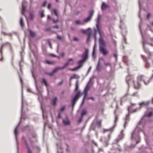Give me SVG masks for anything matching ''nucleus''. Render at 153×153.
Returning <instances> with one entry per match:
<instances>
[{
	"mask_svg": "<svg viewBox=\"0 0 153 153\" xmlns=\"http://www.w3.org/2000/svg\"><path fill=\"white\" fill-rule=\"evenodd\" d=\"M99 41L100 52L104 55H106L108 54V51L106 49V42L105 40L103 35L100 36Z\"/></svg>",
	"mask_w": 153,
	"mask_h": 153,
	"instance_id": "obj_1",
	"label": "nucleus"
},
{
	"mask_svg": "<svg viewBox=\"0 0 153 153\" xmlns=\"http://www.w3.org/2000/svg\"><path fill=\"white\" fill-rule=\"evenodd\" d=\"M88 53V50H86L85 52L81 56L82 59L78 62V65L74 68H70L69 70L71 71H74L80 68L82 66V63L87 59Z\"/></svg>",
	"mask_w": 153,
	"mask_h": 153,
	"instance_id": "obj_2",
	"label": "nucleus"
},
{
	"mask_svg": "<svg viewBox=\"0 0 153 153\" xmlns=\"http://www.w3.org/2000/svg\"><path fill=\"white\" fill-rule=\"evenodd\" d=\"M92 84V78H91L89 80V82H88L87 84L84 91L83 94L84 95V97L82 101V103H84L85 102L87 96L88 94V93L87 92V91H89L91 87Z\"/></svg>",
	"mask_w": 153,
	"mask_h": 153,
	"instance_id": "obj_3",
	"label": "nucleus"
},
{
	"mask_svg": "<svg viewBox=\"0 0 153 153\" xmlns=\"http://www.w3.org/2000/svg\"><path fill=\"white\" fill-rule=\"evenodd\" d=\"M101 19V15L99 14L97 19V25L96 26L97 28H95V30L96 33L98 32L100 34V36L102 35V32L100 30V21Z\"/></svg>",
	"mask_w": 153,
	"mask_h": 153,
	"instance_id": "obj_4",
	"label": "nucleus"
},
{
	"mask_svg": "<svg viewBox=\"0 0 153 153\" xmlns=\"http://www.w3.org/2000/svg\"><path fill=\"white\" fill-rule=\"evenodd\" d=\"M69 65V64L68 62L64 64V65L61 67H59L57 68H55L52 71V72L50 73V75H52L53 73L57 71L58 70L60 69H63Z\"/></svg>",
	"mask_w": 153,
	"mask_h": 153,
	"instance_id": "obj_5",
	"label": "nucleus"
},
{
	"mask_svg": "<svg viewBox=\"0 0 153 153\" xmlns=\"http://www.w3.org/2000/svg\"><path fill=\"white\" fill-rule=\"evenodd\" d=\"M80 92H76V94L73 96L72 99V106L73 107H74L76 102L78 98L80 96Z\"/></svg>",
	"mask_w": 153,
	"mask_h": 153,
	"instance_id": "obj_6",
	"label": "nucleus"
},
{
	"mask_svg": "<svg viewBox=\"0 0 153 153\" xmlns=\"http://www.w3.org/2000/svg\"><path fill=\"white\" fill-rule=\"evenodd\" d=\"M93 36L95 39V45L93 49V51L92 53V57L94 59H95L96 56L95 55V47L97 46V39L96 36L95 35H93Z\"/></svg>",
	"mask_w": 153,
	"mask_h": 153,
	"instance_id": "obj_7",
	"label": "nucleus"
},
{
	"mask_svg": "<svg viewBox=\"0 0 153 153\" xmlns=\"http://www.w3.org/2000/svg\"><path fill=\"white\" fill-rule=\"evenodd\" d=\"M139 130L138 128L137 127L135 131L133 132L132 134V136L131 138L132 140H133L134 139H135L138 137V134L136 133L139 131Z\"/></svg>",
	"mask_w": 153,
	"mask_h": 153,
	"instance_id": "obj_8",
	"label": "nucleus"
},
{
	"mask_svg": "<svg viewBox=\"0 0 153 153\" xmlns=\"http://www.w3.org/2000/svg\"><path fill=\"white\" fill-rule=\"evenodd\" d=\"M74 23L76 25H82L84 24L83 21L79 19H77L74 21Z\"/></svg>",
	"mask_w": 153,
	"mask_h": 153,
	"instance_id": "obj_9",
	"label": "nucleus"
},
{
	"mask_svg": "<svg viewBox=\"0 0 153 153\" xmlns=\"http://www.w3.org/2000/svg\"><path fill=\"white\" fill-rule=\"evenodd\" d=\"M45 7H48L50 10L51 9V4L49 3L48 4L47 2L46 1H44L42 4Z\"/></svg>",
	"mask_w": 153,
	"mask_h": 153,
	"instance_id": "obj_10",
	"label": "nucleus"
},
{
	"mask_svg": "<svg viewBox=\"0 0 153 153\" xmlns=\"http://www.w3.org/2000/svg\"><path fill=\"white\" fill-rule=\"evenodd\" d=\"M28 31L30 33V35L31 36L33 37L36 36V34L35 32L30 29H29L28 30Z\"/></svg>",
	"mask_w": 153,
	"mask_h": 153,
	"instance_id": "obj_11",
	"label": "nucleus"
},
{
	"mask_svg": "<svg viewBox=\"0 0 153 153\" xmlns=\"http://www.w3.org/2000/svg\"><path fill=\"white\" fill-rule=\"evenodd\" d=\"M101 70V63H100V59L99 61L97 67V70L98 71H100Z\"/></svg>",
	"mask_w": 153,
	"mask_h": 153,
	"instance_id": "obj_12",
	"label": "nucleus"
},
{
	"mask_svg": "<svg viewBox=\"0 0 153 153\" xmlns=\"http://www.w3.org/2000/svg\"><path fill=\"white\" fill-rule=\"evenodd\" d=\"M57 100V98L55 97L53 99L51 100L52 104L54 105H55L56 104V100Z\"/></svg>",
	"mask_w": 153,
	"mask_h": 153,
	"instance_id": "obj_13",
	"label": "nucleus"
},
{
	"mask_svg": "<svg viewBox=\"0 0 153 153\" xmlns=\"http://www.w3.org/2000/svg\"><path fill=\"white\" fill-rule=\"evenodd\" d=\"M75 91L76 92H80L79 91V82L78 81L76 83Z\"/></svg>",
	"mask_w": 153,
	"mask_h": 153,
	"instance_id": "obj_14",
	"label": "nucleus"
},
{
	"mask_svg": "<svg viewBox=\"0 0 153 153\" xmlns=\"http://www.w3.org/2000/svg\"><path fill=\"white\" fill-rule=\"evenodd\" d=\"M19 124L16 127V128L15 131H14V133L15 134L16 136V138L17 139V135L18 134V127L19 126Z\"/></svg>",
	"mask_w": 153,
	"mask_h": 153,
	"instance_id": "obj_15",
	"label": "nucleus"
},
{
	"mask_svg": "<svg viewBox=\"0 0 153 153\" xmlns=\"http://www.w3.org/2000/svg\"><path fill=\"white\" fill-rule=\"evenodd\" d=\"M108 7V4L105 3H103L102 6V9L103 10L107 8Z\"/></svg>",
	"mask_w": 153,
	"mask_h": 153,
	"instance_id": "obj_16",
	"label": "nucleus"
},
{
	"mask_svg": "<svg viewBox=\"0 0 153 153\" xmlns=\"http://www.w3.org/2000/svg\"><path fill=\"white\" fill-rule=\"evenodd\" d=\"M68 62L69 65H72L74 63V60L73 58H70L68 59Z\"/></svg>",
	"mask_w": 153,
	"mask_h": 153,
	"instance_id": "obj_17",
	"label": "nucleus"
},
{
	"mask_svg": "<svg viewBox=\"0 0 153 153\" xmlns=\"http://www.w3.org/2000/svg\"><path fill=\"white\" fill-rule=\"evenodd\" d=\"M142 36H143V41H142V43L143 44V47H144V50L145 51V52L146 53H148V51H147V49H146L145 48V43H146V41H145L144 40V37H143V34H142Z\"/></svg>",
	"mask_w": 153,
	"mask_h": 153,
	"instance_id": "obj_18",
	"label": "nucleus"
},
{
	"mask_svg": "<svg viewBox=\"0 0 153 153\" xmlns=\"http://www.w3.org/2000/svg\"><path fill=\"white\" fill-rule=\"evenodd\" d=\"M91 18L89 16H88L87 17L83 19V22L84 23L85 22H87L89 21H90L91 20Z\"/></svg>",
	"mask_w": 153,
	"mask_h": 153,
	"instance_id": "obj_19",
	"label": "nucleus"
},
{
	"mask_svg": "<svg viewBox=\"0 0 153 153\" xmlns=\"http://www.w3.org/2000/svg\"><path fill=\"white\" fill-rule=\"evenodd\" d=\"M26 148L28 150V153H33V152L27 143L26 144Z\"/></svg>",
	"mask_w": 153,
	"mask_h": 153,
	"instance_id": "obj_20",
	"label": "nucleus"
},
{
	"mask_svg": "<svg viewBox=\"0 0 153 153\" xmlns=\"http://www.w3.org/2000/svg\"><path fill=\"white\" fill-rule=\"evenodd\" d=\"M153 115V113L152 111H150L149 113H146L145 115L148 117H151Z\"/></svg>",
	"mask_w": 153,
	"mask_h": 153,
	"instance_id": "obj_21",
	"label": "nucleus"
},
{
	"mask_svg": "<svg viewBox=\"0 0 153 153\" xmlns=\"http://www.w3.org/2000/svg\"><path fill=\"white\" fill-rule=\"evenodd\" d=\"M42 83L43 85H45L46 86H48V83L47 82V81L44 78H43L42 79Z\"/></svg>",
	"mask_w": 153,
	"mask_h": 153,
	"instance_id": "obj_22",
	"label": "nucleus"
},
{
	"mask_svg": "<svg viewBox=\"0 0 153 153\" xmlns=\"http://www.w3.org/2000/svg\"><path fill=\"white\" fill-rule=\"evenodd\" d=\"M91 29L90 28H88L87 30H82V32L83 33H87L88 34L89 33Z\"/></svg>",
	"mask_w": 153,
	"mask_h": 153,
	"instance_id": "obj_23",
	"label": "nucleus"
},
{
	"mask_svg": "<svg viewBox=\"0 0 153 153\" xmlns=\"http://www.w3.org/2000/svg\"><path fill=\"white\" fill-rule=\"evenodd\" d=\"M79 77L78 75L76 74H74L71 76L70 77V79H72L73 78L77 79L79 78Z\"/></svg>",
	"mask_w": 153,
	"mask_h": 153,
	"instance_id": "obj_24",
	"label": "nucleus"
},
{
	"mask_svg": "<svg viewBox=\"0 0 153 153\" xmlns=\"http://www.w3.org/2000/svg\"><path fill=\"white\" fill-rule=\"evenodd\" d=\"M51 12L52 14H54L56 16H58V12L56 9H54L53 11H51Z\"/></svg>",
	"mask_w": 153,
	"mask_h": 153,
	"instance_id": "obj_25",
	"label": "nucleus"
},
{
	"mask_svg": "<svg viewBox=\"0 0 153 153\" xmlns=\"http://www.w3.org/2000/svg\"><path fill=\"white\" fill-rule=\"evenodd\" d=\"M25 7L24 4L23 3L22 4V14H24L25 12Z\"/></svg>",
	"mask_w": 153,
	"mask_h": 153,
	"instance_id": "obj_26",
	"label": "nucleus"
},
{
	"mask_svg": "<svg viewBox=\"0 0 153 153\" xmlns=\"http://www.w3.org/2000/svg\"><path fill=\"white\" fill-rule=\"evenodd\" d=\"M64 123L65 125H68L69 124L70 121L69 120L64 119L63 120Z\"/></svg>",
	"mask_w": 153,
	"mask_h": 153,
	"instance_id": "obj_27",
	"label": "nucleus"
},
{
	"mask_svg": "<svg viewBox=\"0 0 153 153\" xmlns=\"http://www.w3.org/2000/svg\"><path fill=\"white\" fill-rule=\"evenodd\" d=\"M149 104V103L147 102H143L140 103V105L141 106H143L145 105H147Z\"/></svg>",
	"mask_w": 153,
	"mask_h": 153,
	"instance_id": "obj_28",
	"label": "nucleus"
},
{
	"mask_svg": "<svg viewBox=\"0 0 153 153\" xmlns=\"http://www.w3.org/2000/svg\"><path fill=\"white\" fill-rule=\"evenodd\" d=\"M87 114V111L86 110H83L82 113H81V116L82 117H83L85 115H86Z\"/></svg>",
	"mask_w": 153,
	"mask_h": 153,
	"instance_id": "obj_29",
	"label": "nucleus"
},
{
	"mask_svg": "<svg viewBox=\"0 0 153 153\" xmlns=\"http://www.w3.org/2000/svg\"><path fill=\"white\" fill-rule=\"evenodd\" d=\"M34 14L33 12H30V19H33L34 17Z\"/></svg>",
	"mask_w": 153,
	"mask_h": 153,
	"instance_id": "obj_30",
	"label": "nucleus"
},
{
	"mask_svg": "<svg viewBox=\"0 0 153 153\" xmlns=\"http://www.w3.org/2000/svg\"><path fill=\"white\" fill-rule=\"evenodd\" d=\"M45 62L47 64H53L54 63V62H52L51 61L49 60H45Z\"/></svg>",
	"mask_w": 153,
	"mask_h": 153,
	"instance_id": "obj_31",
	"label": "nucleus"
},
{
	"mask_svg": "<svg viewBox=\"0 0 153 153\" xmlns=\"http://www.w3.org/2000/svg\"><path fill=\"white\" fill-rule=\"evenodd\" d=\"M101 120H99L97 121V125L98 127H100L101 125Z\"/></svg>",
	"mask_w": 153,
	"mask_h": 153,
	"instance_id": "obj_32",
	"label": "nucleus"
},
{
	"mask_svg": "<svg viewBox=\"0 0 153 153\" xmlns=\"http://www.w3.org/2000/svg\"><path fill=\"white\" fill-rule=\"evenodd\" d=\"M138 80L139 81L143 80V76H140L138 77Z\"/></svg>",
	"mask_w": 153,
	"mask_h": 153,
	"instance_id": "obj_33",
	"label": "nucleus"
},
{
	"mask_svg": "<svg viewBox=\"0 0 153 153\" xmlns=\"http://www.w3.org/2000/svg\"><path fill=\"white\" fill-rule=\"evenodd\" d=\"M94 11L92 10H91L90 11V12L89 13V14L88 16H89L91 18L92 17V16L93 13H94Z\"/></svg>",
	"mask_w": 153,
	"mask_h": 153,
	"instance_id": "obj_34",
	"label": "nucleus"
},
{
	"mask_svg": "<svg viewBox=\"0 0 153 153\" xmlns=\"http://www.w3.org/2000/svg\"><path fill=\"white\" fill-rule=\"evenodd\" d=\"M104 64L106 66H109L111 68H112L111 65L110 63L108 62H105Z\"/></svg>",
	"mask_w": 153,
	"mask_h": 153,
	"instance_id": "obj_35",
	"label": "nucleus"
},
{
	"mask_svg": "<svg viewBox=\"0 0 153 153\" xmlns=\"http://www.w3.org/2000/svg\"><path fill=\"white\" fill-rule=\"evenodd\" d=\"M39 14H40L41 17H43L44 16V13L43 11L40 10L39 12Z\"/></svg>",
	"mask_w": 153,
	"mask_h": 153,
	"instance_id": "obj_36",
	"label": "nucleus"
},
{
	"mask_svg": "<svg viewBox=\"0 0 153 153\" xmlns=\"http://www.w3.org/2000/svg\"><path fill=\"white\" fill-rule=\"evenodd\" d=\"M56 38L58 39L59 40L62 41L63 40L62 37L61 36H59V35H57L56 36Z\"/></svg>",
	"mask_w": 153,
	"mask_h": 153,
	"instance_id": "obj_37",
	"label": "nucleus"
},
{
	"mask_svg": "<svg viewBox=\"0 0 153 153\" xmlns=\"http://www.w3.org/2000/svg\"><path fill=\"white\" fill-rule=\"evenodd\" d=\"M20 24L22 27H23V26L24 24L22 18H21L20 19Z\"/></svg>",
	"mask_w": 153,
	"mask_h": 153,
	"instance_id": "obj_38",
	"label": "nucleus"
},
{
	"mask_svg": "<svg viewBox=\"0 0 153 153\" xmlns=\"http://www.w3.org/2000/svg\"><path fill=\"white\" fill-rule=\"evenodd\" d=\"M140 86V84L139 83H137V85H135V88H138Z\"/></svg>",
	"mask_w": 153,
	"mask_h": 153,
	"instance_id": "obj_39",
	"label": "nucleus"
},
{
	"mask_svg": "<svg viewBox=\"0 0 153 153\" xmlns=\"http://www.w3.org/2000/svg\"><path fill=\"white\" fill-rule=\"evenodd\" d=\"M36 86L37 89V91H38V92L37 93L39 95H41V91H40V90L38 88L37 86Z\"/></svg>",
	"mask_w": 153,
	"mask_h": 153,
	"instance_id": "obj_40",
	"label": "nucleus"
},
{
	"mask_svg": "<svg viewBox=\"0 0 153 153\" xmlns=\"http://www.w3.org/2000/svg\"><path fill=\"white\" fill-rule=\"evenodd\" d=\"M60 56L61 57H64L65 56V53L63 52L60 53Z\"/></svg>",
	"mask_w": 153,
	"mask_h": 153,
	"instance_id": "obj_41",
	"label": "nucleus"
},
{
	"mask_svg": "<svg viewBox=\"0 0 153 153\" xmlns=\"http://www.w3.org/2000/svg\"><path fill=\"white\" fill-rule=\"evenodd\" d=\"M151 16V14L150 13H148L147 15V17L148 18L150 19Z\"/></svg>",
	"mask_w": 153,
	"mask_h": 153,
	"instance_id": "obj_42",
	"label": "nucleus"
},
{
	"mask_svg": "<svg viewBox=\"0 0 153 153\" xmlns=\"http://www.w3.org/2000/svg\"><path fill=\"white\" fill-rule=\"evenodd\" d=\"M90 40L91 36L90 35H88L87 39V41L88 42H89L90 41Z\"/></svg>",
	"mask_w": 153,
	"mask_h": 153,
	"instance_id": "obj_43",
	"label": "nucleus"
},
{
	"mask_svg": "<svg viewBox=\"0 0 153 153\" xmlns=\"http://www.w3.org/2000/svg\"><path fill=\"white\" fill-rule=\"evenodd\" d=\"M73 39L75 41H79V39L77 37H74Z\"/></svg>",
	"mask_w": 153,
	"mask_h": 153,
	"instance_id": "obj_44",
	"label": "nucleus"
},
{
	"mask_svg": "<svg viewBox=\"0 0 153 153\" xmlns=\"http://www.w3.org/2000/svg\"><path fill=\"white\" fill-rule=\"evenodd\" d=\"M112 128H111L109 129H108V130H107V129H104V130H103V131L104 132H105V131H111L112 130Z\"/></svg>",
	"mask_w": 153,
	"mask_h": 153,
	"instance_id": "obj_45",
	"label": "nucleus"
},
{
	"mask_svg": "<svg viewBox=\"0 0 153 153\" xmlns=\"http://www.w3.org/2000/svg\"><path fill=\"white\" fill-rule=\"evenodd\" d=\"M82 117H82V116H81V117L79 118V121H78V122H79H79H80L82 120Z\"/></svg>",
	"mask_w": 153,
	"mask_h": 153,
	"instance_id": "obj_46",
	"label": "nucleus"
},
{
	"mask_svg": "<svg viewBox=\"0 0 153 153\" xmlns=\"http://www.w3.org/2000/svg\"><path fill=\"white\" fill-rule=\"evenodd\" d=\"M58 26L57 25H54L53 26V27L55 28H57L58 27Z\"/></svg>",
	"mask_w": 153,
	"mask_h": 153,
	"instance_id": "obj_47",
	"label": "nucleus"
},
{
	"mask_svg": "<svg viewBox=\"0 0 153 153\" xmlns=\"http://www.w3.org/2000/svg\"><path fill=\"white\" fill-rule=\"evenodd\" d=\"M88 99H91L93 100H94V98L93 97H90L88 98Z\"/></svg>",
	"mask_w": 153,
	"mask_h": 153,
	"instance_id": "obj_48",
	"label": "nucleus"
},
{
	"mask_svg": "<svg viewBox=\"0 0 153 153\" xmlns=\"http://www.w3.org/2000/svg\"><path fill=\"white\" fill-rule=\"evenodd\" d=\"M65 109V107L64 106V107H62L61 108V110L62 111L64 110Z\"/></svg>",
	"mask_w": 153,
	"mask_h": 153,
	"instance_id": "obj_49",
	"label": "nucleus"
},
{
	"mask_svg": "<svg viewBox=\"0 0 153 153\" xmlns=\"http://www.w3.org/2000/svg\"><path fill=\"white\" fill-rule=\"evenodd\" d=\"M50 56L52 57H56V56L53 54H50Z\"/></svg>",
	"mask_w": 153,
	"mask_h": 153,
	"instance_id": "obj_50",
	"label": "nucleus"
},
{
	"mask_svg": "<svg viewBox=\"0 0 153 153\" xmlns=\"http://www.w3.org/2000/svg\"><path fill=\"white\" fill-rule=\"evenodd\" d=\"M114 56L115 57L116 59H117V55L116 53H114Z\"/></svg>",
	"mask_w": 153,
	"mask_h": 153,
	"instance_id": "obj_51",
	"label": "nucleus"
},
{
	"mask_svg": "<svg viewBox=\"0 0 153 153\" xmlns=\"http://www.w3.org/2000/svg\"><path fill=\"white\" fill-rule=\"evenodd\" d=\"M58 21V19H56V20H53V22L54 23H56Z\"/></svg>",
	"mask_w": 153,
	"mask_h": 153,
	"instance_id": "obj_52",
	"label": "nucleus"
},
{
	"mask_svg": "<svg viewBox=\"0 0 153 153\" xmlns=\"http://www.w3.org/2000/svg\"><path fill=\"white\" fill-rule=\"evenodd\" d=\"M49 44L50 47H51V48H52V45H51V43L50 42H49Z\"/></svg>",
	"mask_w": 153,
	"mask_h": 153,
	"instance_id": "obj_53",
	"label": "nucleus"
},
{
	"mask_svg": "<svg viewBox=\"0 0 153 153\" xmlns=\"http://www.w3.org/2000/svg\"><path fill=\"white\" fill-rule=\"evenodd\" d=\"M118 120V118L117 116L115 117V122H116Z\"/></svg>",
	"mask_w": 153,
	"mask_h": 153,
	"instance_id": "obj_54",
	"label": "nucleus"
},
{
	"mask_svg": "<svg viewBox=\"0 0 153 153\" xmlns=\"http://www.w3.org/2000/svg\"><path fill=\"white\" fill-rule=\"evenodd\" d=\"M61 114L60 113H59V114L58 117H59L62 118V117L61 116Z\"/></svg>",
	"mask_w": 153,
	"mask_h": 153,
	"instance_id": "obj_55",
	"label": "nucleus"
},
{
	"mask_svg": "<svg viewBox=\"0 0 153 153\" xmlns=\"http://www.w3.org/2000/svg\"><path fill=\"white\" fill-rule=\"evenodd\" d=\"M48 19H51V17L50 15H49L48 16Z\"/></svg>",
	"mask_w": 153,
	"mask_h": 153,
	"instance_id": "obj_56",
	"label": "nucleus"
},
{
	"mask_svg": "<svg viewBox=\"0 0 153 153\" xmlns=\"http://www.w3.org/2000/svg\"><path fill=\"white\" fill-rule=\"evenodd\" d=\"M144 82L145 83L146 85H147L149 83V81L148 82H146L145 81Z\"/></svg>",
	"mask_w": 153,
	"mask_h": 153,
	"instance_id": "obj_57",
	"label": "nucleus"
},
{
	"mask_svg": "<svg viewBox=\"0 0 153 153\" xmlns=\"http://www.w3.org/2000/svg\"><path fill=\"white\" fill-rule=\"evenodd\" d=\"M93 30H92L91 31V36H93Z\"/></svg>",
	"mask_w": 153,
	"mask_h": 153,
	"instance_id": "obj_58",
	"label": "nucleus"
},
{
	"mask_svg": "<svg viewBox=\"0 0 153 153\" xmlns=\"http://www.w3.org/2000/svg\"><path fill=\"white\" fill-rule=\"evenodd\" d=\"M27 91H28V92H31V90H30V89H29V88H27Z\"/></svg>",
	"mask_w": 153,
	"mask_h": 153,
	"instance_id": "obj_59",
	"label": "nucleus"
},
{
	"mask_svg": "<svg viewBox=\"0 0 153 153\" xmlns=\"http://www.w3.org/2000/svg\"><path fill=\"white\" fill-rule=\"evenodd\" d=\"M41 108H42V109L43 111H44V110L43 109V107H42V105H41Z\"/></svg>",
	"mask_w": 153,
	"mask_h": 153,
	"instance_id": "obj_60",
	"label": "nucleus"
},
{
	"mask_svg": "<svg viewBox=\"0 0 153 153\" xmlns=\"http://www.w3.org/2000/svg\"><path fill=\"white\" fill-rule=\"evenodd\" d=\"M56 57H57L58 58L60 59V57L59 56H56Z\"/></svg>",
	"mask_w": 153,
	"mask_h": 153,
	"instance_id": "obj_61",
	"label": "nucleus"
},
{
	"mask_svg": "<svg viewBox=\"0 0 153 153\" xmlns=\"http://www.w3.org/2000/svg\"><path fill=\"white\" fill-rule=\"evenodd\" d=\"M91 67H90V68H89V69H88V71H90L91 70Z\"/></svg>",
	"mask_w": 153,
	"mask_h": 153,
	"instance_id": "obj_62",
	"label": "nucleus"
},
{
	"mask_svg": "<svg viewBox=\"0 0 153 153\" xmlns=\"http://www.w3.org/2000/svg\"><path fill=\"white\" fill-rule=\"evenodd\" d=\"M128 116L127 115V116H126V119H127V118H128Z\"/></svg>",
	"mask_w": 153,
	"mask_h": 153,
	"instance_id": "obj_63",
	"label": "nucleus"
},
{
	"mask_svg": "<svg viewBox=\"0 0 153 153\" xmlns=\"http://www.w3.org/2000/svg\"><path fill=\"white\" fill-rule=\"evenodd\" d=\"M151 24H152V25H153V22H152V23H151Z\"/></svg>",
	"mask_w": 153,
	"mask_h": 153,
	"instance_id": "obj_64",
	"label": "nucleus"
}]
</instances>
